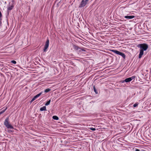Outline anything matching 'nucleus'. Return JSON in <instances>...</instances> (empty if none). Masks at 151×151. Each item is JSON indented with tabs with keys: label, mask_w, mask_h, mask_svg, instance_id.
Returning a JSON list of instances; mask_svg holds the SVG:
<instances>
[{
	"label": "nucleus",
	"mask_w": 151,
	"mask_h": 151,
	"mask_svg": "<svg viewBox=\"0 0 151 151\" xmlns=\"http://www.w3.org/2000/svg\"><path fill=\"white\" fill-rule=\"evenodd\" d=\"M137 47L140 48L139 58H140L143 55L144 51H145L147 49L148 47V46L147 44L144 43L139 44Z\"/></svg>",
	"instance_id": "nucleus-1"
},
{
	"label": "nucleus",
	"mask_w": 151,
	"mask_h": 151,
	"mask_svg": "<svg viewBox=\"0 0 151 151\" xmlns=\"http://www.w3.org/2000/svg\"><path fill=\"white\" fill-rule=\"evenodd\" d=\"M9 119L8 118H6L4 122V124L6 127L8 129H13L14 127H13L9 124Z\"/></svg>",
	"instance_id": "nucleus-2"
},
{
	"label": "nucleus",
	"mask_w": 151,
	"mask_h": 151,
	"mask_svg": "<svg viewBox=\"0 0 151 151\" xmlns=\"http://www.w3.org/2000/svg\"><path fill=\"white\" fill-rule=\"evenodd\" d=\"M88 1V0H82L79 6V7L81 8L85 6Z\"/></svg>",
	"instance_id": "nucleus-3"
},
{
	"label": "nucleus",
	"mask_w": 151,
	"mask_h": 151,
	"mask_svg": "<svg viewBox=\"0 0 151 151\" xmlns=\"http://www.w3.org/2000/svg\"><path fill=\"white\" fill-rule=\"evenodd\" d=\"M135 76H133L131 77H129L128 78H126L125 80H122L121 81V82L122 83H123L124 82H129L130 81H131L132 80L134 79L135 78Z\"/></svg>",
	"instance_id": "nucleus-4"
},
{
	"label": "nucleus",
	"mask_w": 151,
	"mask_h": 151,
	"mask_svg": "<svg viewBox=\"0 0 151 151\" xmlns=\"http://www.w3.org/2000/svg\"><path fill=\"white\" fill-rule=\"evenodd\" d=\"M49 45V40L47 39L46 42L45 44V45L44 48V51L45 52L46 51V50L48 47Z\"/></svg>",
	"instance_id": "nucleus-5"
},
{
	"label": "nucleus",
	"mask_w": 151,
	"mask_h": 151,
	"mask_svg": "<svg viewBox=\"0 0 151 151\" xmlns=\"http://www.w3.org/2000/svg\"><path fill=\"white\" fill-rule=\"evenodd\" d=\"M118 55L121 56L124 59L125 58L126 55L123 53L119 52Z\"/></svg>",
	"instance_id": "nucleus-6"
},
{
	"label": "nucleus",
	"mask_w": 151,
	"mask_h": 151,
	"mask_svg": "<svg viewBox=\"0 0 151 151\" xmlns=\"http://www.w3.org/2000/svg\"><path fill=\"white\" fill-rule=\"evenodd\" d=\"M134 17V16H126L124 17L126 19H132Z\"/></svg>",
	"instance_id": "nucleus-7"
},
{
	"label": "nucleus",
	"mask_w": 151,
	"mask_h": 151,
	"mask_svg": "<svg viewBox=\"0 0 151 151\" xmlns=\"http://www.w3.org/2000/svg\"><path fill=\"white\" fill-rule=\"evenodd\" d=\"M42 94V92H41V93H39L37 94V95H36V96H34V97L33 98V99H34L35 100L36 98H37L38 97L40 96V95Z\"/></svg>",
	"instance_id": "nucleus-8"
},
{
	"label": "nucleus",
	"mask_w": 151,
	"mask_h": 151,
	"mask_svg": "<svg viewBox=\"0 0 151 151\" xmlns=\"http://www.w3.org/2000/svg\"><path fill=\"white\" fill-rule=\"evenodd\" d=\"M13 5H12L11 6L8 7L7 8V9H8V14H9V11H10V10H11L13 8Z\"/></svg>",
	"instance_id": "nucleus-9"
},
{
	"label": "nucleus",
	"mask_w": 151,
	"mask_h": 151,
	"mask_svg": "<svg viewBox=\"0 0 151 151\" xmlns=\"http://www.w3.org/2000/svg\"><path fill=\"white\" fill-rule=\"evenodd\" d=\"M40 111H46V107L45 106H43L42 107L40 108Z\"/></svg>",
	"instance_id": "nucleus-10"
},
{
	"label": "nucleus",
	"mask_w": 151,
	"mask_h": 151,
	"mask_svg": "<svg viewBox=\"0 0 151 151\" xmlns=\"http://www.w3.org/2000/svg\"><path fill=\"white\" fill-rule=\"evenodd\" d=\"M73 47L76 50H78L79 49H80V48L79 47L77 46H76V45H73Z\"/></svg>",
	"instance_id": "nucleus-11"
},
{
	"label": "nucleus",
	"mask_w": 151,
	"mask_h": 151,
	"mask_svg": "<svg viewBox=\"0 0 151 151\" xmlns=\"http://www.w3.org/2000/svg\"><path fill=\"white\" fill-rule=\"evenodd\" d=\"M112 52H114V53H115L118 55L119 53V51H118L116 50H111Z\"/></svg>",
	"instance_id": "nucleus-12"
},
{
	"label": "nucleus",
	"mask_w": 151,
	"mask_h": 151,
	"mask_svg": "<svg viewBox=\"0 0 151 151\" xmlns=\"http://www.w3.org/2000/svg\"><path fill=\"white\" fill-rule=\"evenodd\" d=\"M52 118L54 119L58 120L59 119L58 117L56 116H52Z\"/></svg>",
	"instance_id": "nucleus-13"
},
{
	"label": "nucleus",
	"mask_w": 151,
	"mask_h": 151,
	"mask_svg": "<svg viewBox=\"0 0 151 151\" xmlns=\"http://www.w3.org/2000/svg\"><path fill=\"white\" fill-rule=\"evenodd\" d=\"M50 91H51L50 89L49 88H47V89H45V90L44 91V92L45 93H47L48 92Z\"/></svg>",
	"instance_id": "nucleus-14"
},
{
	"label": "nucleus",
	"mask_w": 151,
	"mask_h": 151,
	"mask_svg": "<svg viewBox=\"0 0 151 151\" xmlns=\"http://www.w3.org/2000/svg\"><path fill=\"white\" fill-rule=\"evenodd\" d=\"M50 102V100H49L45 104V106H47L49 105Z\"/></svg>",
	"instance_id": "nucleus-15"
},
{
	"label": "nucleus",
	"mask_w": 151,
	"mask_h": 151,
	"mask_svg": "<svg viewBox=\"0 0 151 151\" xmlns=\"http://www.w3.org/2000/svg\"><path fill=\"white\" fill-rule=\"evenodd\" d=\"M93 90H94V91L95 92V93H96V94H97L98 93V92L97 91V90L96 89V88L95 86H94L93 87Z\"/></svg>",
	"instance_id": "nucleus-16"
},
{
	"label": "nucleus",
	"mask_w": 151,
	"mask_h": 151,
	"mask_svg": "<svg viewBox=\"0 0 151 151\" xmlns=\"http://www.w3.org/2000/svg\"><path fill=\"white\" fill-rule=\"evenodd\" d=\"M7 109V107L6 108V109H5L2 110V111H1L0 112L2 114V113H3Z\"/></svg>",
	"instance_id": "nucleus-17"
},
{
	"label": "nucleus",
	"mask_w": 151,
	"mask_h": 151,
	"mask_svg": "<svg viewBox=\"0 0 151 151\" xmlns=\"http://www.w3.org/2000/svg\"><path fill=\"white\" fill-rule=\"evenodd\" d=\"M11 62L14 64H15L16 63V62L14 60H12Z\"/></svg>",
	"instance_id": "nucleus-18"
},
{
	"label": "nucleus",
	"mask_w": 151,
	"mask_h": 151,
	"mask_svg": "<svg viewBox=\"0 0 151 151\" xmlns=\"http://www.w3.org/2000/svg\"><path fill=\"white\" fill-rule=\"evenodd\" d=\"M138 105L137 103H136L133 105V106L134 107H137Z\"/></svg>",
	"instance_id": "nucleus-19"
},
{
	"label": "nucleus",
	"mask_w": 151,
	"mask_h": 151,
	"mask_svg": "<svg viewBox=\"0 0 151 151\" xmlns=\"http://www.w3.org/2000/svg\"><path fill=\"white\" fill-rule=\"evenodd\" d=\"M90 129L92 131H95L96 130V129L95 128H90Z\"/></svg>",
	"instance_id": "nucleus-20"
},
{
	"label": "nucleus",
	"mask_w": 151,
	"mask_h": 151,
	"mask_svg": "<svg viewBox=\"0 0 151 151\" xmlns=\"http://www.w3.org/2000/svg\"><path fill=\"white\" fill-rule=\"evenodd\" d=\"M35 100L34 99H33V98L31 100V101L30 102V103H32Z\"/></svg>",
	"instance_id": "nucleus-21"
},
{
	"label": "nucleus",
	"mask_w": 151,
	"mask_h": 151,
	"mask_svg": "<svg viewBox=\"0 0 151 151\" xmlns=\"http://www.w3.org/2000/svg\"><path fill=\"white\" fill-rule=\"evenodd\" d=\"M35 100L34 99H33V98L31 100V101L30 102V103H32Z\"/></svg>",
	"instance_id": "nucleus-22"
},
{
	"label": "nucleus",
	"mask_w": 151,
	"mask_h": 151,
	"mask_svg": "<svg viewBox=\"0 0 151 151\" xmlns=\"http://www.w3.org/2000/svg\"><path fill=\"white\" fill-rule=\"evenodd\" d=\"M135 151H140V150L138 149H136Z\"/></svg>",
	"instance_id": "nucleus-23"
},
{
	"label": "nucleus",
	"mask_w": 151,
	"mask_h": 151,
	"mask_svg": "<svg viewBox=\"0 0 151 151\" xmlns=\"http://www.w3.org/2000/svg\"><path fill=\"white\" fill-rule=\"evenodd\" d=\"M81 50H82V51H85V50L83 49H81Z\"/></svg>",
	"instance_id": "nucleus-24"
},
{
	"label": "nucleus",
	"mask_w": 151,
	"mask_h": 151,
	"mask_svg": "<svg viewBox=\"0 0 151 151\" xmlns=\"http://www.w3.org/2000/svg\"><path fill=\"white\" fill-rule=\"evenodd\" d=\"M1 24V21H0V24Z\"/></svg>",
	"instance_id": "nucleus-25"
},
{
	"label": "nucleus",
	"mask_w": 151,
	"mask_h": 151,
	"mask_svg": "<svg viewBox=\"0 0 151 151\" xmlns=\"http://www.w3.org/2000/svg\"><path fill=\"white\" fill-rule=\"evenodd\" d=\"M1 114L0 112V115H1Z\"/></svg>",
	"instance_id": "nucleus-26"
}]
</instances>
